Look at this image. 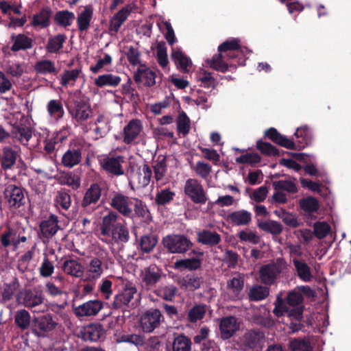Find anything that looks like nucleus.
<instances>
[{"label":"nucleus","mask_w":351,"mask_h":351,"mask_svg":"<svg viewBox=\"0 0 351 351\" xmlns=\"http://www.w3.org/2000/svg\"><path fill=\"white\" fill-rule=\"evenodd\" d=\"M153 167L154 169V177L158 182L164 178L167 172L165 158L164 156L158 157L157 160L154 162Z\"/></svg>","instance_id":"52"},{"label":"nucleus","mask_w":351,"mask_h":351,"mask_svg":"<svg viewBox=\"0 0 351 351\" xmlns=\"http://www.w3.org/2000/svg\"><path fill=\"white\" fill-rule=\"evenodd\" d=\"M289 347L292 351H311V346L306 339H294L290 341Z\"/></svg>","instance_id":"64"},{"label":"nucleus","mask_w":351,"mask_h":351,"mask_svg":"<svg viewBox=\"0 0 351 351\" xmlns=\"http://www.w3.org/2000/svg\"><path fill=\"white\" fill-rule=\"evenodd\" d=\"M177 129L179 134L183 136L186 135L191 128V121L189 118L184 112L179 114L177 121Z\"/></svg>","instance_id":"57"},{"label":"nucleus","mask_w":351,"mask_h":351,"mask_svg":"<svg viewBox=\"0 0 351 351\" xmlns=\"http://www.w3.org/2000/svg\"><path fill=\"white\" fill-rule=\"evenodd\" d=\"M18 154L10 147H5L2 149L1 165L4 170L10 169L15 165Z\"/></svg>","instance_id":"35"},{"label":"nucleus","mask_w":351,"mask_h":351,"mask_svg":"<svg viewBox=\"0 0 351 351\" xmlns=\"http://www.w3.org/2000/svg\"><path fill=\"white\" fill-rule=\"evenodd\" d=\"M5 204L10 209H16L25 204L23 190L14 184H9L3 192Z\"/></svg>","instance_id":"4"},{"label":"nucleus","mask_w":351,"mask_h":351,"mask_svg":"<svg viewBox=\"0 0 351 351\" xmlns=\"http://www.w3.org/2000/svg\"><path fill=\"white\" fill-rule=\"evenodd\" d=\"M227 219L234 226H246L252 221V214L246 210H239L229 213Z\"/></svg>","instance_id":"24"},{"label":"nucleus","mask_w":351,"mask_h":351,"mask_svg":"<svg viewBox=\"0 0 351 351\" xmlns=\"http://www.w3.org/2000/svg\"><path fill=\"white\" fill-rule=\"evenodd\" d=\"M244 281L242 276L237 275L231 278L227 283L228 292L232 300L241 298V293L243 289Z\"/></svg>","instance_id":"26"},{"label":"nucleus","mask_w":351,"mask_h":351,"mask_svg":"<svg viewBox=\"0 0 351 351\" xmlns=\"http://www.w3.org/2000/svg\"><path fill=\"white\" fill-rule=\"evenodd\" d=\"M164 246L173 254H183L192 246L191 241L182 234L168 235L163 239Z\"/></svg>","instance_id":"3"},{"label":"nucleus","mask_w":351,"mask_h":351,"mask_svg":"<svg viewBox=\"0 0 351 351\" xmlns=\"http://www.w3.org/2000/svg\"><path fill=\"white\" fill-rule=\"evenodd\" d=\"M265 136L271 139L273 142L283 146L286 148H293L295 145V143L285 137V136L279 134L277 130L273 128L269 129L265 132Z\"/></svg>","instance_id":"39"},{"label":"nucleus","mask_w":351,"mask_h":351,"mask_svg":"<svg viewBox=\"0 0 351 351\" xmlns=\"http://www.w3.org/2000/svg\"><path fill=\"white\" fill-rule=\"evenodd\" d=\"M101 188L97 184H93L86 191L82 202V206L86 208L91 204L96 203L101 197Z\"/></svg>","instance_id":"34"},{"label":"nucleus","mask_w":351,"mask_h":351,"mask_svg":"<svg viewBox=\"0 0 351 351\" xmlns=\"http://www.w3.org/2000/svg\"><path fill=\"white\" fill-rule=\"evenodd\" d=\"M110 129L109 119L104 114H99L94 122L84 127L83 130L85 133H90L92 138L97 140L105 136Z\"/></svg>","instance_id":"8"},{"label":"nucleus","mask_w":351,"mask_h":351,"mask_svg":"<svg viewBox=\"0 0 351 351\" xmlns=\"http://www.w3.org/2000/svg\"><path fill=\"white\" fill-rule=\"evenodd\" d=\"M81 73V69L78 68L72 70H66L61 75L60 82L64 87L69 86H73Z\"/></svg>","instance_id":"43"},{"label":"nucleus","mask_w":351,"mask_h":351,"mask_svg":"<svg viewBox=\"0 0 351 351\" xmlns=\"http://www.w3.org/2000/svg\"><path fill=\"white\" fill-rule=\"evenodd\" d=\"M162 275V270L156 265H151L141 270L139 278L143 285L149 289L158 283Z\"/></svg>","instance_id":"9"},{"label":"nucleus","mask_w":351,"mask_h":351,"mask_svg":"<svg viewBox=\"0 0 351 351\" xmlns=\"http://www.w3.org/2000/svg\"><path fill=\"white\" fill-rule=\"evenodd\" d=\"M134 9V5L128 4L113 15L110 21V30L118 32L121 25L127 20Z\"/></svg>","instance_id":"18"},{"label":"nucleus","mask_w":351,"mask_h":351,"mask_svg":"<svg viewBox=\"0 0 351 351\" xmlns=\"http://www.w3.org/2000/svg\"><path fill=\"white\" fill-rule=\"evenodd\" d=\"M264 334L260 331L251 330L247 332L244 336L245 343L250 348L259 345L263 340Z\"/></svg>","instance_id":"50"},{"label":"nucleus","mask_w":351,"mask_h":351,"mask_svg":"<svg viewBox=\"0 0 351 351\" xmlns=\"http://www.w3.org/2000/svg\"><path fill=\"white\" fill-rule=\"evenodd\" d=\"M130 239L129 230L124 223H117L109 234L101 239L106 243H127Z\"/></svg>","instance_id":"12"},{"label":"nucleus","mask_w":351,"mask_h":351,"mask_svg":"<svg viewBox=\"0 0 351 351\" xmlns=\"http://www.w3.org/2000/svg\"><path fill=\"white\" fill-rule=\"evenodd\" d=\"M172 58L178 66V68L183 73L189 72L192 62L191 59L182 53L179 49H173L171 53Z\"/></svg>","instance_id":"30"},{"label":"nucleus","mask_w":351,"mask_h":351,"mask_svg":"<svg viewBox=\"0 0 351 351\" xmlns=\"http://www.w3.org/2000/svg\"><path fill=\"white\" fill-rule=\"evenodd\" d=\"M240 325L237 319L234 316L223 317L220 321L219 330L221 338H230L239 329Z\"/></svg>","instance_id":"15"},{"label":"nucleus","mask_w":351,"mask_h":351,"mask_svg":"<svg viewBox=\"0 0 351 351\" xmlns=\"http://www.w3.org/2000/svg\"><path fill=\"white\" fill-rule=\"evenodd\" d=\"M136 292L137 290L134 286L125 285L123 291L114 297L113 306L115 308H121L128 306Z\"/></svg>","instance_id":"17"},{"label":"nucleus","mask_w":351,"mask_h":351,"mask_svg":"<svg viewBox=\"0 0 351 351\" xmlns=\"http://www.w3.org/2000/svg\"><path fill=\"white\" fill-rule=\"evenodd\" d=\"M178 289L173 285L161 287L156 291V293L165 300L172 301L177 293Z\"/></svg>","instance_id":"60"},{"label":"nucleus","mask_w":351,"mask_h":351,"mask_svg":"<svg viewBox=\"0 0 351 351\" xmlns=\"http://www.w3.org/2000/svg\"><path fill=\"white\" fill-rule=\"evenodd\" d=\"M93 14V8L91 5L85 6L84 10L78 14L77 24L80 31L83 32L89 28Z\"/></svg>","instance_id":"33"},{"label":"nucleus","mask_w":351,"mask_h":351,"mask_svg":"<svg viewBox=\"0 0 351 351\" xmlns=\"http://www.w3.org/2000/svg\"><path fill=\"white\" fill-rule=\"evenodd\" d=\"M110 205L124 217H132L133 211L136 216L143 217L148 213L146 206L141 200L128 197L120 192H115L112 194Z\"/></svg>","instance_id":"1"},{"label":"nucleus","mask_w":351,"mask_h":351,"mask_svg":"<svg viewBox=\"0 0 351 351\" xmlns=\"http://www.w3.org/2000/svg\"><path fill=\"white\" fill-rule=\"evenodd\" d=\"M103 332V328L101 325L90 324L85 328L84 335L88 339L96 341L99 339Z\"/></svg>","instance_id":"54"},{"label":"nucleus","mask_w":351,"mask_h":351,"mask_svg":"<svg viewBox=\"0 0 351 351\" xmlns=\"http://www.w3.org/2000/svg\"><path fill=\"white\" fill-rule=\"evenodd\" d=\"M158 242L157 237L153 234H147L141 237L140 245L144 252H151Z\"/></svg>","instance_id":"59"},{"label":"nucleus","mask_w":351,"mask_h":351,"mask_svg":"<svg viewBox=\"0 0 351 351\" xmlns=\"http://www.w3.org/2000/svg\"><path fill=\"white\" fill-rule=\"evenodd\" d=\"M62 271L67 275L75 278H80L84 275L83 265L75 259L65 260L62 265Z\"/></svg>","instance_id":"25"},{"label":"nucleus","mask_w":351,"mask_h":351,"mask_svg":"<svg viewBox=\"0 0 351 351\" xmlns=\"http://www.w3.org/2000/svg\"><path fill=\"white\" fill-rule=\"evenodd\" d=\"M50 17V10L48 8H44L33 16L31 24L34 27H39L41 28L47 27L49 25Z\"/></svg>","instance_id":"40"},{"label":"nucleus","mask_w":351,"mask_h":351,"mask_svg":"<svg viewBox=\"0 0 351 351\" xmlns=\"http://www.w3.org/2000/svg\"><path fill=\"white\" fill-rule=\"evenodd\" d=\"M82 160V152L79 149H69L62 157V164L66 168H73L80 164Z\"/></svg>","instance_id":"29"},{"label":"nucleus","mask_w":351,"mask_h":351,"mask_svg":"<svg viewBox=\"0 0 351 351\" xmlns=\"http://www.w3.org/2000/svg\"><path fill=\"white\" fill-rule=\"evenodd\" d=\"M56 180L60 184L66 185L74 190L80 188L81 184L80 176L72 172H63L56 178Z\"/></svg>","instance_id":"31"},{"label":"nucleus","mask_w":351,"mask_h":351,"mask_svg":"<svg viewBox=\"0 0 351 351\" xmlns=\"http://www.w3.org/2000/svg\"><path fill=\"white\" fill-rule=\"evenodd\" d=\"M14 322L21 330H26L29 328L31 322V316L28 311L25 309L19 310L15 313Z\"/></svg>","instance_id":"47"},{"label":"nucleus","mask_w":351,"mask_h":351,"mask_svg":"<svg viewBox=\"0 0 351 351\" xmlns=\"http://www.w3.org/2000/svg\"><path fill=\"white\" fill-rule=\"evenodd\" d=\"M35 330H38L41 335L52 330L55 328L57 323L50 315H45L33 319Z\"/></svg>","instance_id":"23"},{"label":"nucleus","mask_w":351,"mask_h":351,"mask_svg":"<svg viewBox=\"0 0 351 351\" xmlns=\"http://www.w3.org/2000/svg\"><path fill=\"white\" fill-rule=\"evenodd\" d=\"M197 241L204 245H214L220 242L221 237L216 232L203 230L197 233Z\"/></svg>","instance_id":"41"},{"label":"nucleus","mask_w":351,"mask_h":351,"mask_svg":"<svg viewBox=\"0 0 351 351\" xmlns=\"http://www.w3.org/2000/svg\"><path fill=\"white\" fill-rule=\"evenodd\" d=\"M119 215L115 212L108 210V214L102 219L101 224V237L109 234L110 231L116 226L117 223L121 222L118 221Z\"/></svg>","instance_id":"28"},{"label":"nucleus","mask_w":351,"mask_h":351,"mask_svg":"<svg viewBox=\"0 0 351 351\" xmlns=\"http://www.w3.org/2000/svg\"><path fill=\"white\" fill-rule=\"evenodd\" d=\"M54 271L53 263L49 261L47 255L44 254V258L39 267V273L42 277L47 278L51 276Z\"/></svg>","instance_id":"61"},{"label":"nucleus","mask_w":351,"mask_h":351,"mask_svg":"<svg viewBox=\"0 0 351 351\" xmlns=\"http://www.w3.org/2000/svg\"><path fill=\"white\" fill-rule=\"evenodd\" d=\"M156 58L159 65L167 69L169 60L167 58V49L165 43H159L156 47Z\"/></svg>","instance_id":"53"},{"label":"nucleus","mask_w":351,"mask_h":351,"mask_svg":"<svg viewBox=\"0 0 351 351\" xmlns=\"http://www.w3.org/2000/svg\"><path fill=\"white\" fill-rule=\"evenodd\" d=\"M18 300L20 303L27 308L35 307L43 302L42 293L36 291L22 292L20 293Z\"/></svg>","instance_id":"21"},{"label":"nucleus","mask_w":351,"mask_h":351,"mask_svg":"<svg viewBox=\"0 0 351 351\" xmlns=\"http://www.w3.org/2000/svg\"><path fill=\"white\" fill-rule=\"evenodd\" d=\"M286 263L282 259H277L275 262L264 265L259 270L261 282L265 285L274 283L277 276L285 268Z\"/></svg>","instance_id":"6"},{"label":"nucleus","mask_w":351,"mask_h":351,"mask_svg":"<svg viewBox=\"0 0 351 351\" xmlns=\"http://www.w3.org/2000/svg\"><path fill=\"white\" fill-rule=\"evenodd\" d=\"M67 108L71 117L79 123L88 120L93 114L90 105L83 101H75L68 106Z\"/></svg>","instance_id":"10"},{"label":"nucleus","mask_w":351,"mask_h":351,"mask_svg":"<svg viewBox=\"0 0 351 351\" xmlns=\"http://www.w3.org/2000/svg\"><path fill=\"white\" fill-rule=\"evenodd\" d=\"M207 306L205 304H197L188 311V320L191 323H195L201 320L205 316Z\"/></svg>","instance_id":"46"},{"label":"nucleus","mask_w":351,"mask_h":351,"mask_svg":"<svg viewBox=\"0 0 351 351\" xmlns=\"http://www.w3.org/2000/svg\"><path fill=\"white\" fill-rule=\"evenodd\" d=\"M47 110L49 116L57 121L62 119L64 114L62 104L57 99H51L47 103Z\"/></svg>","instance_id":"42"},{"label":"nucleus","mask_w":351,"mask_h":351,"mask_svg":"<svg viewBox=\"0 0 351 351\" xmlns=\"http://www.w3.org/2000/svg\"><path fill=\"white\" fill-rule=\"evenodd\" d=\"M143 126L138 119H132L123 128V141L126 144H130L140 136Z\"/></svg>","instance_id":"14"},{"label":"nucleus","mask_w":351,"mask_h":351,"mask_svg":"<svg viewBox=\"0 0 351 351\" xmlns=\"http://www.w3.org/2000/svg\"><path fill=\"white\" fill-rule=\"evenodd\" d=\"M293 264L297 271L298 277L304 282H310L313 278L310 267L302 260L293 258Z\"/></svg>","instance_id":"37"},{"label":"nucleus","mask_w":351,"mask_h":351,"mask_svg":"<svg viewBox=\"0 0 351 351\" xmlns=\"http://www.w3.org/2000/svg\"><path fill=\"white\" fill-rule=\"evenodd\" d=\"M11 38L13 43L11 50L13 51L25 50L32 47V39L25 34L12 35Z\"/></svg>","instance_id":"36"},{"label":"nucleus","mask_w":351,"mask_h":351,"mask_svg":"<svg viewBox=\"0 0 351 351\" xmlns=\"http://www.w3.org/2000/svg\"><path fill=\"white\" fill-rule=\"evenodd\" d=\"M258 227L263 230L272 234H280L282 231L281 224L276 221L269 220L258 223Z\"/></svg>","instance_id":"51"},{"label":"nucleus","mask_w":351,"mask_h":351,"mask_svg":"<svg viewBox=\"0 0 351 351\" xmlns=\"http://www.w3.org/2000/svg\"><path fill=\"white\" fill-rule=\"evenodd\" d=\"M66 40L64 34H58L49 40L47 49L50 53L58 52L63 46V43Z\"/></svg>","instance_id":"56"},{"label":"nucleus","mask_w":351,"mask_h":351,"mask_svg":"<svg viewBox=\"0 0 351 351\" xmlns=\"http://www.w3.org/2000/svg\"><path fill=\"white\" fill-rule=\"evenodd\" d=\"M294 136L296 138L295 143L300 148H303L311 143V133L306 126L298 128Z\"/></svg>","instance_id":"44"},{"label":"nucleus","mask_w":351,"mask_h":351,"mask_svg":"<svg viewBox=\"0 0 351 351\" xmlns=\"http://www.w3.org/2000/svg\"><path fill=\"white\" fill-rule=\"evenodd\" d=\"M134 80L136 82L152 86L156 83V73L145 65H140L134 74Z\"/></svg>","instance_id":"22"},{"label":"nucleus","mask_w":351,"mask_h":351,"mask_svg":"<svg viewBox=\"0 0 351 351\" xmlns=\"http://www.w3.org/2000/svg\"><path fill=\"white\" fill-rule=\"evenodd\" d=\"M184 191L195 204H205L207 201L206 192L201 183L196 179H188L185 182Z\"/></svg>","instance_id":"7"},{"label":"nucleus","mask_w":351,"mask_h":351,"mask_svg":"<svg viewBox=\"0 0 351 351\" xmlns=\"http://www.w3.org/2000/svg\"><path fill=\"white\" fill-rule=\"evenodd\" d=\"M180 285L187 290L193 291L200 287L201 279L195 276H187L180 281Z\"/></svg>","instance_id":"62"},{"label":"nucleus","mask_w":351,"mask_h":351,"mask_svg":"<svg viewBox=\"0 0 351 351\" xmlns=\"http://www.w3.org/2000/svg\"><path fill=\"white\" fill-rule=\"evenodd\" d=\"M103 308V303L99 300L86 302L75 308L73 311L77 317H90L97 315Z\"/></svg>","instance_id":"13"},{"label":"nucleus","mask_w":351,"mask_h":351,"mask_svg":"<svg viewBox=\"0 0 351 351\" xmlns=\"http://www.w3.org/2000/svg\"><path fill=\"white\" fill-rule=\"evenodd\" d=\"M124 162V157L121 156L107 157L104 159L102 166L108 172L115 176H121L124 174L123 168V164Z\"/></svg>","instance_id":"19"},{"label":"nucleus","mask_w":351,"mask_h":351,"mask_svg":"<svg viewBox=\"0 0 351 351\" xmlns=\"http://www.w3.org/2000/svg\"><path fill=\"white\" fill-rule=\"evenodd\" d=\"M58 222L57 217L51 215L40 223V230L45 237H51L57 232L59 228Z\"/></svg>","instance_id":"38"},{"label":"nucleus","mask_w":351,"mask_h":351,"mask_svg":"<svg viewBox=\"0 0 351 351\" xmlns=\"http://www.w3.org/2000/svg\"><path fill=\"white\" fill-rule=\"evenodd\" d=\"M75 14L68 10H62L56 12L54 16L55 22L60 26H70L75 20Z\"/></svg>","instance_id":"45"},{"label":"nucleus","mask_w":351,"mask_h":351,"mask_svg":"<svg viewBox=\"0 0 351 351\" xmlns=\"http://www.w3.org/2000/svg\"><path fill=\"white\" fill-rule=\"evenodd\" d=\"M26 237L20 236L18 230L8 228L1 236V243L4 247L13 245L17 247L21 242H25Z\"/></svg>","instance_id":"20"},{"label":"nucleus","mask_w":351,"mask_h":351,"mask_svg":"<svg viewBox=\"0 0 351 351\" xmlns=\"http://www.w3.org/2000/svg\"><path fill=\"white\" fill-rule=\"evenodd\" d=\"M162 317V313L158 309H148L141 314L139 326L143 332L150 333L159 326Z\"/></svg>","instance_id":"5"},{"label":"nucleus","mask_w":351,"mask_h":351,"mask_svg":"<svg viewBox=\"0 0 351 351\" xmlns=\"http://www.w3.org/2000/svg\"><path fill=\"white\" fill-rule=\"evenodd\" d=\"M191 340L184 335L177 337L173 343V351H191Z\"/></svg>","instance_id":"58"},{"label":"nucleus","mask_w":351,"mask_h":351,"mask_svg":"<svg viewBox=\"0 0 351 351\" xmlns=\"http://www.w3.org/2000/svg\"><path fill=\"white\" fill-rule=\"evenodd\" d=\"M176 193L170 189H162L158 191L156 194V203L158 205H165L171 202L174 197Z\"/></svg>","instance_id":"49"},{"label":"nucleus","mask_w":351,"mask_h":351,"mask_svg":"<svg viewBox=\"0 0 351 351\" xmlns=\"http://www.w3.org/2000/svg\"><path fill=\"white\" fill-rule=\"evenodd\" d=\"M152 171L147 164L143 165L138 169V171L132 175V179L134 182H137L139 186H147L151 180Z\"/></svg>","instance_id":"27"},{"label":"nucleus","mask_w":351,"mask_h":351,"mask_svg":"<svg viewBox=\"0 0 351 351\" xmlns=\"http://www.w3.org/2000/svg\"><path fill=\"white\" fill-rule=\"evenodd\" d=\"M34 69L38 73L44 75L56 72L55 64L49 60H42L37 62Z\"/></svg>","instance_id":"55"},{"label":"nucleus","mask_w":351,"mask_h":351,"mask_svg":"<svg viewBox=\"0 0 351 351\" xmlns=\"http://www.w3.org/2000/svg\"><path fill=\"white\" fill-rule=\"evenodd\" d=\"M121 82V78L117 75L106 73L99 75L94 80V84L97 87L110 86L117 87Z\"/></svg>","instance_id":"32"},{"label":"nucleus","mask_w":351,"mask_h":351,"mask_svg":"<svg viewBox=\"0 0 351 351\" xmlns=\"http://www.w3.org/2000/svg\"><path fill=\"white\" fill-rule=\"evenodd\" d=\"M239 40L233 38L223 43L218 47L219 53L212 59L207 60L208 65L212 69L225 72L228 69L227 60L235 58L239 51Z\"/></svg>","instance_id":"2"},{"label":"nucleus","mask_w":351,"mask_h":351,"mask_svg":"<svg viewBox=\"0 0 351 351\" xmlns=\"http://www.w3.org/2000/svg\"><path fill=\"white\" fill-rule=\"evenodd\" d=\"M104 271L102 261L97 257H93L86 265L84 273L85 279L88 281L95 280L101 276Z\"/></svg>","instance_id":"16"},{"label":"nucleus","mask_w":351,"mask_h":351,"mask_svg":"<svg viewBox=\"0 0 351 351\" xmlns=\"http://www.w3.org/2000/svg\"><path fill=\"white\" fill-rule=\"evenodd\" d=\"M56 205L64 210H68L71 204L70 195L65 191H58L55 198Z\"/></svg>","instance_id":"63"},{"label":"nucleus","mask_w":351,"mask_h":351,"mask_svg":"<svg viewBox=\"0 0 351 351\" xmlns=\"http://www.w3.org/2000/svg\"><path fill=\"white\" fill-rule=\"evenodd\" d=\"M191 258L180 259L175 262L174 268L177 269L196 270L201 267L204 253L201 251H192Z\"/></svg>","instance_id":"11"},{"label":"nucleus","mask_w":351,"mask_h":351,"mask_svg":"<svg viewBox=\"0 0 351 351\" xmlns=\"http://www.w3.org/2000/svg\"><path fill=\"white\" fill-rule=\"evenodd\" d=\"M269 293V289L261 285L252 286L249 291V298L252 301L264 300Z\"/></svg>","instance_id":"48"}]
</instances>
